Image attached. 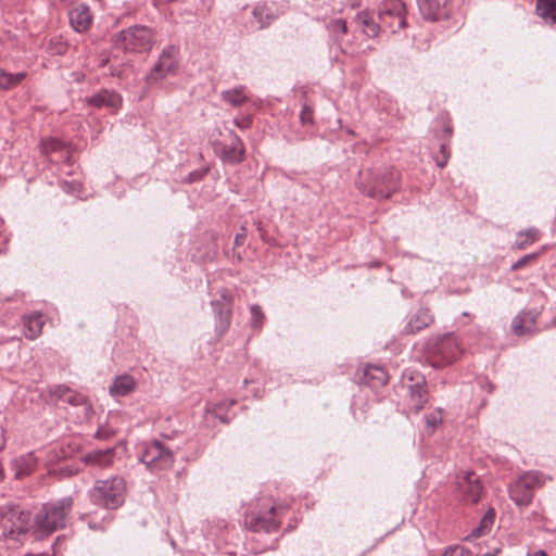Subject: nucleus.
Returning a JSON list of instances; mask_svg holds the SVG:
<instances>
[{"mask_svg":"<svg viewBox=\"0 0 556 556\" xmlns=\"http://www.w3.org/2000/svg\"><path fill=\"white\" fill-rule=\"evenodd\" d=\"M401 173L394 167H374L359 172L356 188L374 200H387L400 190Z\"/></svg>","mask_w":556,"mask_h":556,"instance_id":"f257e3e1","label":"nucleus"},{"mask_svg":"<svg viewBox=\"0 0 556 556\" xmlns=\"http://www.w3.org/2000/svg\"><path fill=\"white\" fill-rule=\"evenodd\" d=\"M72 508V496H65L55 502L45 504L35 516L37 536L48 535L64 528Z\"/></svg>","mask_w":556,"mask_h":556,"instance_id":"f03ea898","label":"nucleus"},{"mask_svg":"<svg viewBox=\"0 0 556 556\" xmlns=\"http://www.w3.org/2000/svg\"><path fill=\"white\" fill-rule=\"evenodd\" d=\"M126 482L123 477L114 476L105 480H97L89 491L90 501L108 509H116L125 501Z\"/></svg>","mask_w":556,"mask_h":556,"instance_id":"7ed1b4c3","label":"nucleus"},{"mask_svg":"<svg viewBox=\"0 0 556 556\" xmlns=\"http://www.w3.org/2000/svg\"><path fill=\"white\" fill-rule=\"evenodd\" d=\"M460 353L458 340L452 333L431 337L425 345L426 358L433 368L453 363Z\"/></svg>","mask_w":556,"mask_h":556,"instance_id":"20e7f679","label":"nucleus"},{"mask_svg":"<svg viewBox=\"0 0 556 556\" xmlns=\"http://www.w3.org/2000/svg\"><path fill=\"white\" fill-rule=\"evenodd\" d=\"M401 387L406 392L408 406L416 413L420 412L429 401L425 376L417 370L405 369L402 374Z\"/></svg>","mask_w":556,"mask_h":556,"instance_id":"39448f33","label":"nucleus"},{"mask_svg":"<svg viewBox=\"0 0 556 556\" xmlns=\"http://www.w3.org/2000/svg\"><path fill=\"white\" fill-rule=\"evenodd\" d=\"M140 462L151 472L167 470L172 468L175 456L173 451L160 440L147 442L142 446Z\"/></svg>","mask_w":556,"mask_h":556,"instance_id":"423d86ee","label":"nucleus"},{"mask_svg":"<svg viewBox=\"0 0 556 556\" xmlns=\"http://www.w3.org/2000/svg\"><path fill=\"white\" fill-rule=\"evenodd\" d=\"M117 43L125 51L146 52L154 43V33L148 26L134 25L119 33Z\"/></svg>","mask_w":556,"mask_h":556,"instance_id":"0eeeda50","label":"nucleus"},{"mask_svg":"<svg viewBox=\"0 0 556 556\" xmlns=\"http://www.w3.org/2000/svg\"><path fill=\"white\" fill-rule=\"evenodd\" d=\"M383 30L394 34L406 27V7L402 0H384L378 10Z\"/></svg>","mask_w":556,"mask_h":556,"instance_id":"6e6552de","label":"nucleus"},{"mask_svg":"<svg viewBox=\"0 0 556 556\" xmlns=\"http://www.w3.org/2000/svg\"><path fill=\"white\" fill-rule=\"evenodd\" d=\"M31 515L28 510L22 509L20 506L8 505L1 509V522L4 531L10 536L22 534L27 531Z\"/></svg>","mask_w":556,"mask_h":556,"instance_id":"1a4fd4ad","label":"nucleus"},{"mask_svg":"<svg viewBox=\"0 0 556 556\" xmlns=\"http://www.w3.org/2000/svg\"><path fill=\"white\" fill-rule=\"evenodd\" d=\"M178 49L175 46L165 47L156 63L147 75V81L149 84L157 83L164 79L166 76L174 74L178 66Z\"/></svg>","mask_w":556,"mask_h":556,"instance_id":"9d476101","label":"nucleus"},{"mask_svg":"<svg viewBox=\"0 0 556 556\" xmlns=\"http://www.w3.org/2000/svg\"><path fill=\"white\" fill-rule=\"evenodd\" d=\"M214 152L223 163L236 165L244 160L245 149L240 137L233 131H229V142H215Z\"/></svg>","mask_w":556,"mask_h":556,"instance_id":"9b49d317","label":"nucleus"},{"mask_svg":"<svg viewBox=\"0 0 556 556\" xmlns=\"http://www.w3.org/2000/svg\"><path fill=\"white\" fill-rule=\"evenodd\" d=\"M215 315V328L219 336L224 334L231 324L232 299L227 290H223L219 296L211 302Z\"/></svg>","mask_w":556,"mask_h":556,"instance_id":"f8f14e48","label":"nucleus"},{"mask_svg":"<svg viewBox=\"0 0 556 556\" xmlns=\"http://www.w3.org/2000/svg\"><path fill=\"white\" fill-rule=\"evenodd\" d=\"M275 507H271L267 514L247 513L244 516V526L253 532L270 533L279 528V522L274 517Z\"/></svg>","mask_w":556,"mask_h":556,"instance_id":"ddd939ff","label":"nucleus"},{"mask_svg":"<svg viewBox=\"0 0 556 556\" xmlns=\"http://www.w3.org/2000/svg\"><path fill=\"white\" fill-rule=\"evenodd\" d=\"M456 484L464 501L472 504L479 502L482 493V485L475 472L466 471L458 476Z\"/></svg>","mask_w":556,"mask_h":556,"instance_id":"4468645a","label":"nucleus"},{"mask_svg":"<svg viewBox=\"0 0 556 556\" xmlns=\"http://www.w3.org/2000/svg\"><path fill=\"white\" fill-rule=\"evenodd\" d=\"M418 9L425 20L446 18L451 12L450 0H417Z\"/></svg>","mask_w":556,"mask_h":556,"instance_id":"2eb2a0df","label":"nucleus"},{"mask_svg":"<svg viewBox=\"0 0 556 556\" xmlns=\"http://www.w3.org/2000/svg\"><path fill=\"white\" fill-rule=\"evenodd\" d=\"M541 312L538 309L521 311L511 320V331L518 337L536 332L535 324Z\"/></svg>","mask_w":556,"mask_h":556,"instance_id":"dca6fc26","label":"nucleus"},{"mask_svg":"<svg viewBox=\"0 0 556 556\" xmlns=\"http://www.w3.org/2000/svg\"><path fill=\"white\" fill-rule=\"evenodd\" d=\"M122 101V97L116 91L110 89H102L86 98L88 105L96 109L106 108L113 112L121 108Z\"/></svg>","mask_w":556,"mask_h":556,"instance_id":"f3484780","label":"nucleus"},{"mask_svg":"<svg viewBox=\"0 0 556 556\" xmlns=\"http://www.w3.org/2000/svg\"><path fill=\"white\" fill-rule=\"evenodd\" d=\"M432 323L433 316L430 309L427 307H420L409 317L407 324L402 330V333L415 334L429 327Z\"/></svg>","mask_w":556,"mask_h":556,"instance_id":"a211bd4d","label":"nucleus"},{"mask_svg":"<svg viewBox=\"0 0 556 556\" xmlns=\"http://www.w3.org/2000/svg\"><path fill=\"white\" fill-rule=\"evenodd\" d=\"M91 21L92 15L87 4L80 3L70 11V23L77 33L86 31Z\"/></svg>","mask_w":556,"mask_h":556,"instance_id":"6ab92c4d","label":"nucleus"},{"mask_svg":"<svg viewBox=\"0 0 556 556\" xmlns=\"http://www.w3.org/2000/svg\"><path fill=\"white\" fill-rule=\"evenodd\" d=\"M115 448L94 450L81 457L87 466L106 468L113 465Z\"/></svg>","mask_w":556,"mask_h":556,"instance_id":"aec40b11","label":"nucleus"},{"mask_svg":"<svg viewBox=\"0 0 556 556\" xmlns=\"http://www.w3.org/2000/svg\"><path fill=\"white\" fill-rule=\"evenodd\" d=\"M389 376L380 366L368 365L362 378V382L371 389L383 387L388 383Z\"/></svg>","mask_w":556,"mask_h":556,"instance_id":"412c9836","label":"nucleus"},{"mask_svg":"<svg viewBox=\"0 0 556 556\" xmlns=\"http://www.w3.org/2000/svg\"><path fill=\"white\" fill-rule=\"evenodd\" d=\"M41 152L49 156L53 153H60V159L65 163L71 162V153L66 144L56 138H47L41 140Z\"/></svg>","mask_w":556,"mask_h":556,"instance_id":"4be33fe9","label":"nucleus"},{"mask_svg":"<svg viewBox=\"0 0 556 556\" xmlns=\"http://www.w3.org/2000/svg\"><path fill=\"white\" fill-rule=\"evenodd\" d=\"M533 493L520 478L509 486V496L518 506H528L533 500Z\"/></svg>","mask_w":556,"mask_h":556,"instance_id":"5701e85b","label":"nucleus"},{"mask_svg":"<svg viewBox=\"0 0 556 556\" xmlns=\"http://www.w3.org/2000/svg\"><path fill=\"white\" fill-rule=\"evenodd\" d=\"M36 465L37 459L33 453L22 455L12 462L14 477L16 479H23L24 477L29 476L35 470Z\"/></svg>","mask_w":556,"mask_h":556,"instance_id":"b1692460","label":"nucleus"},{"mask_svg":"<svg viewBox=\"0 0 556 556\" xmlns=\"http://www.w3.org/2000/svg\"><path fill=\"white\" fill-rule=\"evenodd\" d=\"M535 13L546 25H556V0H536Z\"/></svg>","mask_w":556,"mask_h":556,"instance_id":"393cba45","label":"nucleus"},{"mask_svg":"<svg viewBox=\"0 0 556 556\" xmlns=\"http://www.w3.org/2000/svg\"><path fill=\"white\" fill-rule=\"evenodd\" d=\"M135 379L129 375L117 376L110 386V393L114 396H125L134 391Z\"/></svg>","mask_w":556,"mask_h":556,"instance_id":"a878e982","label":"nucleus"},{"mask_svg":"<svg viewBox=\"0 0 556 556\" xmlns=\"http://www.w3.org/2000/svg\"><path fill=\"white\" fill-rule=\"evenodd\" d=\"M24 336L34 340L41 334L43 320L41 314H33L23 318Z\"/></svg>","mask_w":556,"mask_h":556,"instance_id":"bb28decb","label":"nucleus"},{"mask_svg":"<svg viewBox=\"0 0 556 556\" xmlns=\"http://www.w3.org/2000/svg\"><path fill=\"white\" fill-rule=\"evenodd\" d=\"M357 22L363 27V31L368 37H377L380 29L382 28V25L380 21L378 20V23L374 20L372 16L368 12H362L357 15Z\"/></svg>","mask_w":556,"mask_h":556,"instance_id":"cd10ccee","label":"nucleus"},{"mask_svg":"<svg viewBox=\"0 0 556 556\" xmlns=\"http://www.w3.org/2000/svg\"><path fill=\"white\" fill-rule=\"evenodd\" d=\"M252 13L261 28L269 26L277 18V14L267 4L257 3Z\"/></svg>","mask_w":556,"mask_h":556,"instance_id":"c85d7f7f","label":"nucleus"},{"mask_svg":"<svg viewBox=\"0 0 556 556\" xmlns=\"http://www.w3.org/2000/svg\"><path fill=\"white\" fill-rule=\"evenodd\" d=\"M26 77L25 72L9 73L0 68V89L11 90L17 87Z\"/></svg>","mask_w":556,"mask_h":556,"instance_id":"c756f323","label":"nucleus"},{"mask_svg":"<svg viewBox=\"0 0 556 556\" xmlns=\"http://www.w3.org/2000/svg\"><path fill=\"white\" fill-rule=\"evenodd\" d=\"M244 91H245V88L243 86H239L233 89L225 90L222 92V99L232 106H239L248 101V98H247Z\"/></svg>","mask_w":556,"mask_h":556,"instance_id":"7c9ffc66","label":"nucleus"},{"mask_svg":"<svg viewBox=\"0 0 556 556\" xmlns=\"http://www.w3.org/2000/svg\"><path fill=\"white\" fill-rule=\"evenodd\" d=\"M536 240H539V230L529 228L518 232L515 245L518 250H523Z\"/></svg>","mask_w":556,"mask_h":556,"instance_id":"2f4dec72","label":"nucleus"},{"mask_svg":"<svg viewBox=\"0 0 556 556\" xmlns=\"http://www.w3.org/2000/svg\"><path fill=\"white\" fill-rule=\"evenodd\" d=\"M534 494V490L544 485L545 477L539 471H527L519 477Z\"/></svg>","mask_w":556,"mask_h":556,"instance_id":"473e14b6","label":"nucleus"},{"mask_svg":"<svg viewBox=\"0 0 556 556\" xmlns=\"http://www.w3.org/2000/svg\"><path fill=\"white\" fill-rule=\"evenodd\" d=\"M494 516H495L494 510L488 511L484 515V517L482 518L480 525L471 531L470 536H472V538L482 536L486 532V530H489L491 528V526L493 525Z\"/></svg>","mask_w":556,"mask_h":556,"instance_id":"72a5a7b5","label":"nucleus"},{"mask_svg":"<svg viewBox=\"0 0 556 556\" xmlns=\"http://www.w3.org/2000/svg\"><path fill=\"white\" fill-rule=\"evenodd\" d=\"M63 402L68 403L73 406H85L86 409L90 408L87 397L84 394L72 390L71 388L67 389Z\"/></svg>","mask_w":556,"mask_h":556,"instance_id":"f704fd0d","label":"nucleus"},{"mask_svg":"<svg viewBox=\"0 0 556 556\" xmlns=\"http://www.w3.org/2000/svg\"><path fill=\"white\" fill-rule=\"evenodd\" d=\"M426 431L428 435L434 433L439 425L442 424V410L438 409L425 416Z\"/></svg>","mask_w":556,"mask_h":556,"instance_id":"c9c22d12","label":"nucleus"},{"mask_svg":"<svg viewBox=\"0 0 556 556\" xmlns=\"http://www.w3.org/2000/svg\"><path fill=\"white\" fill-rule=\"evenodd\" d=\"M67 389H68V387H66L64 384H55V386L48 387V389L46 390L47 400L54 401V402H58V401L63 402V400L66 395Z\"/></svg>","mask_w":556,"mask_h":556,"instance_id":"e433bc0d","label":"nucleus"},{"mask_svg":"<svg viewBox=\"0 0 556 556\" xmlns=\"http://www.w3.org/2000/svg\"><path fill=\"white\" fill-rule=\"evenodd\" d=\"M47 49L52 55H63L67 51V43L61 37H54L50 39Z\"/></svg>","mask_w":556,"mask_h":556,"instance_id":"4c0bfd02","label":"nucleus"},{"mask_svg":"<svg viewBox=\"0 0 556 556\" xmlns=\"http://www.w3.org/2000/svg\"><path fill=\"white\" fill-rule=\"evenodd\" d=\"M450 142L441 141L439 152L434 155L435 164L439 167H444L450 159Z\"/></svg>","mask_w":556,"mask_h":556,"instance_id":"58836bf2","label":"nucleus"},{"mask_svg":"<svg viewBox=\"0 0 556 556\" xmlns=\"http://www.w3.org/2000/svg\"><path fill=\"white\" fill-rule=\"evenodd\" d=\"M251 312V325L254 329L260 330L263 327L265 315L258 304H253L250 308Z\"/></svg>","mask_w":556,"mask_h":556,"instance_id":"ea45409f","label":"nucleus"},{"mask_svg":"<svg viewBox=\"0 0 556 556\" xmlns=\"http://www.w3.org/2000/svg\"><path fill=\"white\" fill-rule=\"evenodd\" d=\"M538 256H539L538 253L526 254L522 257H520L519 260H517L515 263H513L510 266V269L513 271L519 270V269L526 267L527 265H529L530 263L534 262L538 258Z\"/></svg>","mask_w":556,"mask_h":556,"instance_id":"a19ab883","label":"nucleus"},{"mask_svg":"<svg viewBox=\"0 0 556 556\" xmlns=\"http://www.w3.org/2000/svg\"><path fill=\"white\" fill-rule=\"evenodd\" d=\"M207 173L208 168L193 170L184 179V182L193 184L200 181L206 176Z\"/></svg>","mask_w":556,"mask_h":556,"instance_id":"79ce46f5","label":"nucleus"},{"mask_svg":"<svg viewBox=\"0 0 556 556\" xmlns=\"http://www.w3.org/2000/svg\"><path fill=\"white\" fill-rule=\"evenodd\" d=\"M468 555H469V551L459 545L450 546L442 554V556H468Z\"/></svg>","mask_w":556,"mask_h":556,"instance_id":"37998d69","label":"nucleus"},{"mask_svg":"<svg viewBox=\"0 0 556 556\" xmlns=\"http://www.w3.org/2000/svg\"><path fill=\"white\" fill-rule=\"evenodd\" d=\"M300 118L302 124H311L313 122V109L304 104L300 113Z\"/></svg>","mask_w":556,"mask_h":556,"instance_id":"c03bdc74","label":"nucleus"},{"mask_svg":"<svg viewBox=\"0 0 556 556\" xmlns=\"http://www.w3.org/2000/svg\"><path fill=\"white\" fill-rule=\"evenodd\" d=\"M247 238V229L245 227H241V232L237 233L235 237V245H242Z\"/></svg>","mask_w":556,"mask_h":556,"instance_id":"a18cd8bd","label":"nucleus"},{"mask_svg":"<svg viewBox=\"0 0 556 556\" xmlns=\"http://www.w3.org/2000/svg\"><path fill=\"white\" fill-rule=\"evenodd\" d=\"M443 132H444V137L442 138V141L450 142V139L453 134V128L450 123L444 125Z\"/></svg>","mask_w":556,"mask_h":556,"instance_id":"49530a36","label":"nucleus"},{"mask_svg":"<svg viewBox=\"0 0 556 556\" xmlns=\"http://www.w3.org/2000/svg\"><path fill=\"white\" fill-rule=\"evenodd\" d=\"M233 124H235L237 127H239V128H241V129H244V128H248V127L250 126V124H251V119H250V118H243V119L239 121V119H237V118H236V119L233 121Z\"/></svg>","mask_w":556,"mask_h":556,"instance_id":"de8ad7c7","label":"nucleus"},{"mask_svg":"<svg viewBox=\"0 0 556 556\" xmlns=\"http://www.w3.org/2000/svg\"><path fill=\"white\" fill-rule=\"evenodd\" d=\"M334 25L340 28V30L343 33V34H346L348 31V27H346V22L342 18H339L334 22Z\"/></svg>","mask_w":556,"mask_h":556,"instance_id":"09e8293b","label":"nucleus"},{"mask_svg":"<svg viewBox=\"0 0 556 556\" xmlns=\"http://www.w3.org/2000/svg\"><path fill=\"white\" fill-rule=\"evenodd\" d=\"M224 405H225L224 403H220V404L216 405V408L214 409V412L216 414V417H218L223 422H227L228 420L225 419L223 416L218 415V413L216 412L217 409H222V407Z\"/></svg>","mask_w":556,"mask_h":556,"instance_id":"8fccbe9b","label":"nucleus"},{"mask_svg":"<svg viewBox=\"0 0 556 556\" xmlns=\"http://www.w3.org/2000/svg\"><path fill=\"white\" fill-rule=\"evenodd\" d=\"M530 556H547V554L544 551H536L532 553Z\"/></svg>","mask_w":556,"mask_h":556,"instance_id":"3c124183","label":"nucleus"},{"mask_svg":"<svg viewBox=\"0 0 556 556\" xmlns=\"http://www.w3.org/2000/svg\"><path fill=\"white\" fill-rule=\"evenodd\" d=\"M73 186V182H67V181H64L62 182V188L65 190V191H70L68 188Z\"/></svg>","mask_w":556,"mask_h":556,"instance_id":"603ef678","label":"nucleus"},{"mask_svg":"<svg viewBox=\"0 0 556 556\" xmlns=\"http://www.w3.org/2000/svg\"><path fill=\"white\" fill-rule=\"evenodd\" d=\"M66 471H67L68 476H73L78 472V469H73V468L67 467Z\"/></svg>","mask_w":556,"mask_h":556,"instance_id":"864d4df0","label":"nucleus"},{"mask_svg":"<svg viewBox=\"0 0 556 556\" xmlns=\"http://www.w3.org/2000/svg\"><path fill=\"white\" fill-rule=\"evenodd\" d=\"M96 438H98V439H103V438H106V434H104V433L102 432V430H100V429H99V430L97 431V433H96Z\"/></svg>","mask_w":556,"mask_h":556,"instance_id":"5fc2aeb1","label":"nucleus"},{"mask_svg":"<svg viewBox=\"0 0 556 556\" xmlns=\"http://www.w3.org/2000/svg\"><path fill=\"white\" fill-rule=\"evenodd\" d=\"M551 326L556 327V316L551 320Z\"/></svg>","mask_w":556,"mask_h":556,"instance_id":"6e6d98bb","label":"nucleus"},{"mask_svg":"<svg viewBox=\"0 0 556 556\" xmlns=\"http://www.w3.org/2000/svg\"><path fill=\"white\" fill-rule=\"evenodd\" d=\"M233 404H235V401H230L227 405H228V406H231V405H233Z\"/></svg>","mask_w":556,"mask_h":556,"instance_id":"4d7b16f0","label":"nucleus"}]
</instances>
